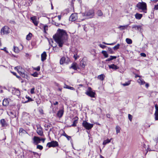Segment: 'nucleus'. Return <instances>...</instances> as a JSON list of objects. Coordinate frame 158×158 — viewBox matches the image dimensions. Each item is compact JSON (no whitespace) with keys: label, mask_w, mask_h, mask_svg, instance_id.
<instances>
[{"label":"nucleus","mask_w":158,"mask_h":158,"mask_svg":"<svg viewBox=\"0 0 158 158\" xmlns=\"http://www.w3.org/2000/svg\"><path fill=\"white\" fill-rule=\"evenodd\" d=\"M58 33L53 36L55 41L58 44L59 47H62L68 39V35L65 31L63 30L59 29Z\"/></svg>","instance_id":"1"},{"label":"nucleus","mask_w":158,"mask_h":158,"mask_svg":"<svg viewBox=\"0 0 158 158\" xmlns=\"http://www.w3.org/2000/svg\"><path fill=\"white\" fill-rule=\"evenodd\" d=\"M15 69L16 70L20 76L23 78L28 80L29 76L27 75L26 72H25L24 69L20 66H17L15 68Z\"/></svg>","instance_id":"2"},{"label":"nucleus","mask_w":158,"mask_h":158,"mask_svg":"<svg viewBox=\"0 0 158 158\" xmlns=\"http://www.w3.org/2000/svg\"><path fill=\"white\" fill-rule=\"evenodd\" d=\"M136 6L138 8L139 10H141L143 12H147V5L145 2H139L137 4Z\"/></svg>","instance_id":"3"},{"label":"nucleus","mask_w":158,"mask_h":158,"mask_svg":"<svg viewBox=\"0 0 158 158\" xmlns=\"http://www.w3.org/2000/svg\"><path fill=\"white\" fill-rule=\"evenodd\" d=\"M85 93L87 95L91 98L95 97V93L93 91L92 89L90 87L88 88Z\"/></svg>","instance_id":"4"},{"label":"nucleus","mask_w":158,"mask_h":158,"mask_svg":"<svg viewBox=\"0 0 158 158\" xmlns=\"http://www.w3.org/2000/svg\"><path fill=\"white\" fill-rule=\"evenodd\" d=\"M93 125V124L89 123L86 121H84L82 123V126L87 130L91 129Z\"/></svg>","instance_id":"5"},{"label":"nucleus","mask_w":158,"mask_h":158,"mask_svg":"<svg viewBox=\"0 0 158 158\" xmlns=\"http://www.w3.org/2000/svg\"><path fill=\"white\" fill-rule=\"evenodd\" d=\"M59 145L58 143L56 141H52L50 142H49L47 143V146H48L49 148L56 147L58 146Z\"/></svg>","instance_id":"6"},{"label":"nucleus","mask_w":158,"mask_h":158,"mask_svg":"<svg viewBox=\"0 0 158 158\" xmlns=\"http://www.w3.org/2000/svg\"><path fill=\"white\" fill-rule=\"evenodd\" d=\"M10 32V30L6 26L4 27L1 30V33L2 34H7Z\"/></svg>","instance_id":"7"},{"label":"nucleus","mask_w":158,"mask_h":158,"mask_svg":"<svg viewBox=\"0 0 158 158\" xmlns=\"http://www.w3.org/2000/svg\"><path fill=\"white\" fill-rule=\"evenodd\" d=\"M132 28L134 30H137L141 33H142L143 29H142L141 26L140 25H134L132 26Z\"/></svg>","instance_id":"8"},{"label":"nucleus","mask_w":158,"mask_h":158,"mask_svg":"<svg viewBox=\"0 0 158 158\" xmlns=\"http://www.w3.org/2000/svg\"><path fill=\"white\" fill-rule=\"evenodd\" d=\"M12 93L13 94L18 96L20 95V92L19 90L16 88L13 87L11 88Z\"/></svg>","instance_id":"9"},{"label":"nucleus","mask_w":158,"mask_h":158,"mask_svg":"<svg viewBox=\"0 0 158 158\" xmlns=\"http://www.w3.org/2000/svg\"><path fill=\"white\" fill-rule=\"evenodd\" d=\"M37 129L36 131L38 134L41 136H42L43 135V133L42 130V128L41 127L40 125H36Z\"/></svg>","instance_id":"10"},{"label":"nucleus","mask_w":158,"mask_h":158,"mask_svg":"<svg viewBox=\"0 0 158 158\" xmlns=\"http://www.w3.org/2000/svg\"><path fill=\"white\" fill-rule=\"evenodd\" d=\"M33 143L35 145H37L40 142V139L37 136H35L33 138Z\"/></svg>","instance_id":"11"},{"label":"nucleus","mask_w":158,"mask_h":158,"mask_svg":"<svg viewBox=\"0 0 158 158\" xmlns=\"http://www.w3.org/2000/svg\"><path fill=\"white\" fill-rule=\"evenodd\" d=\"M69 60L68 58H66L64 57H62L60 61V63L61 64H63L64 63H67Z\"/></svg>","instance_id":"12"},{"label":"nucleus","mask_w":158,"mask_h":158,"mask_svg":"<svg viewBox=\"0 0 158 158\" xmlns=\"http://www.w3.org/2000/svg\"><path fill=\"white\" fill-rule=\"evenodd\" d=\"M77 14H73L70 16L69 20L71 21H75L77 19Z\"/></svg>","instance_id":"13"},{"label":"nucleus","mask_w":158,"mask_h":158,"mask_svg":"<svg viewBox=\"0 0 158 158\" xmlns=\"http://www.w3.org/2000/svg\"><path fill=\"white\" fill-rule=\"evenodd\" d=\"M94 11L93 9L89 10L88 11L86 12V15L87 16L92 17L94 15Z\"/></svg>","instance_id":"14"},{"label":"nucleus","mask_w":158,"mask_h":158,"mask_svg":"<svg viewBox=\"0 0 158 158\" xmlns=\"http://www.w3.org/2000/svg\"><path fill=\"white\" fill-rule=\"evenodd\" d=\"M31 19L35 26H37L38 25V22L37 21L36 17L35 16L31 17Z\"/></svg>","instance_id":"15"},{"label":"nucleus","mask_w":158,"mask_h":158,"mask_svg":"<svg viewBox=\"0 0 158 158\" xmlns=\"http://www.w3.org/2000/svg\"><path fill=\"white\" fill-rule=\"evenodd\" d=\"M47 55L46 52H44L41 55V60L42 61H44L46 59Z\"/></svg>","instance_id":"16"},{"label":"nucleus","mask_w":158,"mask_h":158,"mask_svg":"<svg viewBox=\"0 0 158 158\" xmlns=\"http://www.w3.org/2000/svg\"><path fill=\"white\" fill-rule=\"evenodd\" d=\"M64 113V110L61 109L59 110L57 114V115L59 118H61L63 115Z\"/></svg>","instance_id":"17"},{"label":"nucleus","mask_w":158,"mask_h":158,"mask_svg":"<svg viewBox=\"0 0 158 158\" xmlns=\"http://www.w3.org/2000/svg\"><path fill=\"white\" fill-rule=\"evenodd\" d=\"M0 123L2 125V127H5L7 126V124L6 123L5 120L4 119L1 120Z\"/></svg>","instance_id":"18"},{"label":"nucleus","mask_w":158,"mask_h":158,"mask_svg":"<svg viewBox=\"0 0 158 158\" xmlns=\"http://www.w3.org/2000/svg\"><path fill=\"white\" fill-rule=\"evenodd\" d=\"M109 67L110 69H113L116 70L118 69L119 67L114 64L109 65Z\"/></svg>","instance_id":"19"},{"label":"nucleus","mask_w":158,"mask_h":158,"mask_svg":"<svg viewBox=\"0 0 158 158\" xmlns=\"http://www.w3.org/2000/svg\"><path fill=\"white\" fill-rule=\"evenodd\" d=\"M135 18L137 19H140L143 16V15L139 13H136L135 15Z\"/></svg>","instance_id":"20"},{"label":"nucleus","mask_w":158,"mask_h":158,"mask_svg":"<svg viewBox=\"0 0 158 158\" xmlns=\"http://www.w3.org/2000/svg\"><path fill=\"white\" fill-rule=\"evenodd\" d=\"M27 133L26 131L25 130H24L23 128H20L19 133L20 135H22L23 134H25Z\"/></svg>","instance_id":"21"},{"label":"nucleus","mask_w":158,"mask_h":158,"mask_svg":"<svg viewBox=\"0 0 158 158\" xmlns=\"http://www.w3.org/2000/svg\"><path fill=\"white\" fill-rule=\"evenodd\" d=\"M70 68L73 69L75 70L77 69V64L75 63H73L72 64Z\"/></svg>","instance_id":"22"},{"label":"nucleus","mask_w":158,"mask_h":158,"mask_svg":"<svg viewBox=\"0 0 158 158\" xmlns=\"http://www.w3.org/2000/svg\"><path fill=\"white\" fill-rule=\"evenodd\" d=\"M137 82L140 85H143L145 83V82L143 79L139 78L137 81Z\"/></svg>","instance_id":"23"},{"label":"nucleus","mask_w":158,"mask_h":158,"mask_svg":"<svg viewBox=\"0 0 158 158\" xmlns=\"http://www.w3.org/2000/svg\"><path fill=\"white\" fill-rule=\"evenodd\" d=\"M105 77V75L103 74H102L98 76L97 77V78L99 80L103 81L104 80Z\"/></svg>","instance_id":"24"},{"label":"nucleus","mask_w":158,"mask_h":158,"mask_svg":"<svg viewBox=\"0 0 158 158\" xmlns=\"http://www.w3.org/2000/svg\"><path fill=\"white\" fill-rule=\"evenodd\" d=\"M86 65V62L83 60H81L80 61V65L82 67L84 68L85 65Z\"/></svg>","instance_id":"25"},{"label":"nucleus","mask_w":158,"mask_h":158,"mask_svg":"<svg viewBox=\"0 0 158 158\" xmlns=\"http://www.w3.org/2000/svg\"><path fill=\"white\" fill-rule=\"evenodd\" d=\"M61 135L65 136L67 138V139L69 140H70L71 138V137L65 133V132L64 131H63V133Z\"/></svg>","instance_id":"26"},{"label":"nucleus","mask_w":158,"mask_h":158,"mask_svg":"<svg viewBox=\"0 0 158 158\" xmlns=\"http://www.w3.org/2000/svg\"><path fill=\"white\" fill-rule=\"evenodd\" d=\"M9 101L7 99H4L3 100L2 104L3 106H6L9 104Z\"/></svg>","instance_id":"27"},{"label":"nucleus","mask_w":158,"mask_h":158,"mask_svg":"<svg viewBox=\"0 0 158 158\" xmlns=\"http://www.w3.org/2000/svg\"><path fill=\"white\" fill-rule=\"evenodd\" d=\"M30 154L32 155H34V157H38L39 156V155L38 153L34 152H32L31 151H30Z\"/></svg>","instance_id":"28"},{"label":"nucleus","mask_w":158,"mask_h":158,"mask_svg":"<svg viewBox=\"0 0 158 158\" xmlns=\"http://www.w3.org/2000/svg\"><path fill=\"white\" fill-rule=\"evenodd\" d=\"M117 58V57L116 56H110V58L107 59L106 60V61H110V60H111L114 59H115Z\"/></svg>","instance_id":"29"},{"label":"nucleus","mask_w":158,"mask_h":158,"mask_svg":"<svg viewBox=\"0 0 158 158\" xmlns=\"http://www.w3.org/2000/svg\"><path fill=\"white\" fill-rule=\"evenodd\" d=\"M32 35L31 33H29V34L27 35V36L26 39L28 40H30L31 39V37L32 36Z\"/></svg>","instance_id":"30"},{"label":"nucleus","mask_w":158,"mask_h":158,"mask_svg":"<svg viewBox=\"0 0 158 158\" xmlns=\"http://www.w3.org/2000/svg\"><path fill=\"white\" fill-rule=\"evenodd\" d=\"M64 88L69 89L72 90H75V89L73 87L69 86V85H65V86L64 87Z\"/></svg>","instance_id":"31"},{"label":"nucleus","mask_w":158,"mask_h":158,"mask_svg":"<svg viewBox=\"0 0 158 158\" xmlns=\"http://www.w3.org/2000/svg\"><path fill=\"white\" fill-rule=\"evenodd\" d=\"M102 53L103 55L105 57L107 58L108 57V55L106 51H102Z\"/></svg>","instance_id":"32"},{"label":"nucleus","mask_w":158,"mask_h":158,"mask_svg":"<svg viewBox=\"0 0 158 158\" xmlns=\"http://www.w3.org/2000/svg\"><path fill=\"white\" fill-rule=\"evenodd\" d=\"M128 26V25H126L125 26H120L118 27V28H120L121 30H123L127 28Z\"/></svg>","instance_id":"33"},{"label":"nucleus","mask_w":158,"mask_h":158,"mask_svg":"<svg viewBox=\"0 0 158 158\" xmlns=\"http://www.w3.org/2000/svg\"><path fill=\"white\" fill-rule=\"evenodd\" d=\"M120 129H121V128L119 126H116V130L117 134H118V133L120 132Z\"/></svg>","instance_id":"34"},{"label":"nucleus","mask_w":158,"mask_h":158,"mask_svg":"<svg viewBox=\"0 0 158 158\" xmlns=\"http://www.w3.org/2000/svg\"><path fill=\"white\" fill-rule=\"evenodd\" d=\"M97 15L99 16H101L103 15V13L100 10H98L97 13Z\"/></svg>","instance_id":"35"},{"label":"nucleus","mask_w":158,"mask_h":158,"mask_svg":"<svg viewBox=\"0 0 158 158\" xmlns=\"http://www.w3.org/2000/svg\"><path fill=\"white\" fill-rule=\"evenodd\" d=\"M126 42L128 44H131L132 43V40L129 38H127L126 40Z\"/></svg>","instance_id":"36"},{"label":"nucleus","mask_w":158,"mask_h":158,"mask_svg":"<svg viewBox=\"0 0 158 158\" xmlns=\"http://www.w3.org/2000/svg\"><path fill=\"white\" fill-rule=\"evenodd\" d=\"M14 51L16 53H18L19 52V50L18 47L14 46Z\"/></svg>","instance_id":"37"},{"label":"nucleus","mask_w":158,"mask_h":158,"mask_svg":"<svg viewBox=\"0 0 158 158\" xmlns=\"http://www.w3.org/2000/svg\"><path fill=\"white\" fill-rule=\"evenodd\" d=\"M110 142V140H109L108 139L105 140L104 141L103 143V144L104 145H105L107 143H109Z\"/></svg>","instance_id":"38"},{"label":"nucleus","mask_w":158,"mask_h":158,"mask_svg":"<svg viewBox=\"0 0 158 158\" xmlns=\"http://www.w3.org/2000/svg\"><path fill=\"white\" fill-rule=\"evenodd\" d=\"M77 123V120H74L73 121V123L72 124L71 126L72 127H76V124Z\"/></svg>","instance_id":"39"},{"label":"nucleus","mask_w":158,"mask_h":158,"mask_svg":"<svg viewBox=\"0 0 158 158\" xmlns=\"http://www.w3.org/2000/svg\"><path fill=\"white\" fill-rule=\"evenodd\" d=\"M108 50L109 52V53L112 54L114 53V52L113 51L112 48L110 47H108Z\"/></svg>","instance_id":"40"},{"label":"nucleus","mask_w":158,"mask_h":158,"mask_svg":"<svg viewBox=\"0 0 158 158\" xmlns=\"http://www.w3.org/2000/svg\"><path fill=\"white\" fill-rule=\"evenodd\" d=\"M119 46L120 44H118L116 45L113 48V49L114 50H117L119 48Z\"/></svg>","instance_id":"41"},{"label":"nucleus","mask_w":158,"mask_h":158,"mask_svg":"<svg viewBox=\"0 0 158 158\" xmlns=\"http://www.w3.org/2000/svg\"><path fill=\"white\" fill-rule=\"evenodd\" d=\"M48 30V26L47 25H45L44 26V32L46 33V31Z\"/></svg>","instance_id":"42"},{"label":"nucleus","mask_w":158,"mask_h":158,"mask_svg":"<svg viewBox=\"0 0 158 158\" xmlns=\"http://www.w3.org/2000/svg\"><path fill=\"white\" fill-rule=\"evenodd\" d=\"M130 84V81H128L127 82H125L123 84V85L124 86H128Z\"/></svg>","instance_id":"43"},{"label":"nucleus","mask_w":158,"mask_h":158,"mask_svg":"<svg viewBox=\"0 0 158 158\" xmlns=\"http://www.w3.org/2000/svg\"><path fill=\"white\" fill-rule=\"evenodd\" d=\"M37 148L39 149L40 150H41L43 148V147L42 146L40 145H38L37 146Z\"/></svg>","instance_id":"44"},{"label":"nucleus","mask_w":158,"mask_h":158,"mask_svg":"<svg viewBox=\"0 0 158 158\" xmlns=\"http://www.w3.org/2000/svg\"><path fill=\"white\" fill-rule=\"evenodd\" d=\"M155 119L156 120H158V113L157 112L155 113Z\"/></svg>","instance_id":"45"},{"label":"nucleus","mask_w":158,"mask_h":158,"mask_svg":"<svg viewBox=\"0 0 158 158\" xmlns=\"http://www.w3.org/2000/svg\"><path fill=\"white\" fill-rule=\"evenodd\" d=\"M35 89V88L34 87L31 89L30 93L31 94H32L35 93L34 90Z\"/></svg>","instance_id":"46"},{"label":"nucleus","mask_w":158,"mask_h":158,"mask_svg":"<svg viewBox=\"0 0 158 158\" xmlns=\"http://www.w3.org/2000/svg\"><path fill=\"white\" fill-rule=\"evenodd\" d=\"M102 43L104 44L112 45H113L114 44H115V43H111V44H108V43H106L105 42H103Z\"/></svg>","instance_id":"47"},{"label":"nucleus","mask_w":158,"mask_h":158,"mask_svg":"<svg viewBox=\"0 0 158 158\" xmlns=\"http://www.w3.org/2000/svg\"><path fill=\"white\" fill-rule=\"evenodd\" d=\"M128 117L130 121H131L132 118V116L130 114L128 115Z\"/></svg>","instance_id":"48"},{"label":"nucleus","mask_w":158,"mask_h":158,"mask_svg":"<svg viewBox=\"0 0 158 158\" xmlns=\"http://www.w3.org/2000/svg\"><path fill=\"white\" fill-rule=\"evenodd\" d=\"M99 46L102 49H104L106 47V46L102 45L101 44H99Z\"/></svg>","instance_id":"49"},{"label":"nucleus","mask_w":158,"mask_h":158,"mask_svg":"<svg viewBox=\"0 0 158 158\" xmlns=\"http://www.w3.org/2000/svg\"><path fill=\"white\" fill-rule=\"evenodd\" d=\"M38 73L36 72H35L33 74H31L32 76H33L34 77H37L38 75Z\"/></svg>","instance_id":"50"},{"label":"nucleus","mask_w":158,"mask_h":158,"mask_svg":"<svg viewBox=\"0 0 158 158\" xmlns=\"http://www.w3.org/2000/svg\"><path fill=\"white\" fill-rule=\"evenodd\" d=\"M155 107L156 109L155 113L157 112L158 113V106L157 104H156L155 105Z\"/></svg>","instance_id":"51"},{"label":"nucleus","mask_w":158,"mask_h":158,"mask_svg":"<svg viewBox=\"0 0 158 158\" xmlns=\"http://www.w3.org/2000/svg\"><path fill=\"white\" fill-rule=\"evenodd\" d=\"M73 57L74 58L75 60H76L77 58H79V56L76 54V55L74 54L73 56Z\"/></svg>","instance_id":"52"},{"label":"nucleus","mask_w":158,"mask_h":158,"mask_svg":"<svg viewBox=\"0 0 158 158\" xmlns=\"http://www.w3.org/2000/svg\"><path fill=\"white\" fill-rule=\"evenodd\" d=\"M140 55L142 56L145 57L146 56V54L144 53H140Z\"/></svg>","instance_id":"53"},{"label":"nucleus","mask_w":158,"mask_h":158,"mask_svg":"<svg viewBox=\"0 0 158 158\" xmlns=\"http://www.w3.org/2000/svg\"><path fill=\"white\" fill-rule=\"evenodd\" d=\"M35 69L37 71H39L40 70V66H38L37 67L35 68Z\"/></svg>","instance_id":"54"},{"label":"nucleus","mask_w":158,"mask_h":158,"mask_svg":"<svg viewBox=\"0 0 158 158\" xmlns=\"http://www.w3.org/2000/svg\"><path fill=\"white\" fill-rule=\"evenodd\" d=\"M154 9L156 10H158V4L155 6Z\"/></svg>","instance_id":"55"},{"label":"nucleus","mask_w":158,"mask_h":158,"mask_svg":"<svg viewBox=\"0 0 158 158\" xmlns=\"http://www.w3.org/2000/svg\"><path fill=\"white\" fill-rule=\"evenodd\" d=\"M2 50H3L5 52H6V53H8V51L6 49V47H5L3 49H2Z\"/></svg>","instance_id":"56"},{"label":"nucleus","mask_w":158,"mask_h":158,"mask_svg":"<svg viewBox=\"0 0 158 158\" xmlns=\"http://www.w3.org/2000/svg\"><path fill=\"white\" fill-rule=\"evenodd\" d=\"M49 42L50 44L52 45V43H53V42L52 40L51 39L50 40H49Z\"/></svg>","instance_id":"57"},{"label":"nucleus","mask_w":158,"mask_h":158,"mask_svg":"<svg viewBox=\"0 0 158 158\" xmlns=\"http://www.w3.org/2000/svg\"><path fill=\"white\" fill-rule=\"evenodd\" d=\"M106 116L108 118H110V114H107L106 115Z\"/></svg>","instance_id":"58"},{"label":"nucleus","mask_w":158,"mask_h":158,"mask_svg":"<svg viewBox=\"0 0 158 158\" xmlns=\"http://www.w3.org/2000/svg\"><path fill=\"white\" fill-rule=\"evenodd\" d=\"M45 139L44 138V139H43V138H41V139H40V141H42L43 142V143H44V141L45 140Z\"/></svg>","instance_id":"59"},{"label":"nucleus","mask_w":158,"mask_h":158,"mask_svg":"<svg viewBox=\"0 0 158 158\" xmlns=\"http://www.w3.org/2000/svg\"><path fill=\"white\" fill-rule=\"evenodd\" d=\"M145 86L146 87L148 88L149 86V84L148 83H147L145 85Z\"/></svg>","instance_id":"60"},{"label":"nucleus","mask_w":158,"mask_h":158,"mask_svg":"<svg viewBox=\"0 0 158 158\" xmlns=\"http://www.w3.org/2000/svg\"><path fill=\"white\" fill-rule=\"evenodd\" d=\"M58 104V102H55L54 103V105H57Z\"/></svg>","instance_id":"61"},{"label":"nucleus","mask_w":158,"mask_h":158,"mask_svg":"<svg viewBox=\"0 0 158 158\" xmlns=\"http://www.w3.org/2000/svg\"><path fill=\"white\" fill-rule=\"evenodd\" d=\"M140 77V76L137 75V74H135V77L136 78L137 77Z\"/></svg>","instance_id":"62"},{"label":"nucleus","mask_w":158,"mask_h":158,"mask_svg":"<svg viewBox=\"0 0 158 158\" xmlns=\"http://www.w3.org/2000/svg\"><path fill=\"white\" fill-rule=\"evenodd\" d=\"M12 73L14 75H15V76H16V73L15 72H12Z\"/></svg>","instance_id":"63"},{"label":"nucleus","mask_w":158,"mask_h":158,"mask_svg":"<svg viewBox=\"0 0 158 158\" xmlns=\"http://www.w3.org/2000/svg\"><path fill=\"white\" fill-rule=\"evenodd\" d=\"M58 19H59V20H60V19H61V16H60V15H58Z\"/></svg>","instance_id":"64"}]
</instances>
